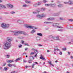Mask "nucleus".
<instances>
[{"mask_svg": "<svg viewBox=\"0 0 73 73\" xmlns=\"http://www.w3.org/2000/svg\"><path fill=\"white\" fill-rule=\"evenodd\" d=\"M7 40L8 41H9V42L7 41L6 42L4 43L3 46V48L5 50L9 49L12 46V44L10 43L12 41V40L11 38H7Z\"/></svg>", "mask_w": 73, "mask_h": 73, "instance_id": "nucleus-1", "label": "nucleus"}, {"mask_svg": "<svg viewBox=\"0 0 73 73\" xmlns=\"http://www.w3.org/2000/svg\"><path fill=\"white\" fill-rule=\"evenodd\" d=\"M25 26L27 28H30V29H33V30H35V29H37V28L36 27H34L30 25H28L27 24H25Z\"/></svg>", "mask_w": 73, "mask_h": 73, "instance_id": "nucleus-2", "label": "nucleus"}, {"mask_svg": "<svg viewBox=\"0 0 73 73\" xmlns=\"http://www.w3.org/2000/svg\"><path fill=\"white\" fill-rule=\"evenodd\" d=\"M1 27L3 29H7L9 27V25L3 23L1 25Z\"/></svg>", "mask_w": 73, "mask_h": 73, "instance_id": "nucleus-3", "label": "nucleus"}, {"mask_svg": "<svg viewBox=\"0 0 73 73\" xmlns=\"http://www.w3.org/2000/svg\"><path fill=\"white\" fill-rule=\"evenodd\" d=\"M15 33H14V36H18L19 34H23V35H25V33L24 31H16Z\"/></svg>", "mask_w": 73, "mask_h": 73, "instance_id": "nucleus-4", "label": "nucleus"}, {"mask_svg": "<svg viewBox=\"0 0 73 73\" xmlns=\"http://www.w3.org/2000/svg\"><path fill=\"white\" fill-rule=\"evenodd\" d=\"M36 17L37 18H39V19H41L42 18L44 17H45V15L43 14L41 15L38 14L36 15Z\"/></svg>", "mask_w": 73, "mask_h": 73, "instance_id": "nucleus-5", "label": "nucleus"}, {"mask_svg": "<svg viewBox=\"0 0 73 73\" xmlns=\"http://www.w3.org/2000/svg\"><path fill=\"white\" fill-rule=\"evenodd\" d=\"M29 59L30 60H29L28 61V62L29 64H31L32 62V61L34 60V58L33 56H30Z\"/></svg>", "mask_w": 73, "mask_h": 73, "instance_id": "nucleus-6", "label": "nucleus"}, {"mask_svg": "<svg viewBox=\"0 0 73 73\" xmlns=\"http://www.w3.org/2000/svg\"><path fill=\"white\" fill-rule=\"evenodd\" d=\"M53 39L54 40H60V39H59V36H53Z\"/></svg>", "mask_w": 73, "mask_h": 73, "instance_id": "nucleus-7", "label": "nucleus"}, {"mask_svg": "<svg viewBox=\"0 0 73 73\" xmlns=\"http://www.w3.org/2000/svg\"><path fill=\"white\" fill-rule=\"evenodd\" d=\"M57 23H54L52 24V26L53 27H57V28H62V27L61 26H58Z\"/></svg>", "mask_w": 73, "mask_h": 73, "instance_id": "nucleus-8", "label": "nucleus"}, {"mask_svg": "<svg viewBox=\"0 0 73 73\" xmlns=\"http://www.w3.org/2000/svg\"><path fill=\"white\" fill-rule=\"evenodd\" d=\"M17 22L19 24H22L23 23V21L20 19H18L17 21Z\"/></svg>", "mask_w": 73, "mask_h": 73, "instance_id": "nucleus-9", "label": "nucleus"}, {"mask_svg": "<svg viewBox=\"0 0 73 73\" xmlns=\"http://www.w3.org/2000/svg\"><path fill=\"white\" fill-rule=\"evenodd\" d=\"M7 6L9 7L10 8H13V6L10 4H8L7 5Z\"/></svg>", "mask_w": 73, "mask_h": 73, "instance_id": "nucleus-10", "label": "nucleus"}, {"mask_svg": "<svg viewBox=\"0 0 73 73\" xmlns=\"http://www.w3.org/2000/svg\"><path fill=\"white\" fill-rule=\"evenodd\" d=\"M68 4H70V5H72V4H73V1L70 0L68 2Z\"/></svg>", "mask_w": 73, "mask_h": 73, "instance_id": "nucleus-11", "label": "nucleus"}, {"mask_svg": "<svg viewBox=\"0 0 73 73\" xmlns=\"http://www.w3.org/2000/svg\"><path fill=\"white\" fill-rule=\"evenodd\" d=\"M35 57H37V54H38V51L37 50H35Z\"/></svg>", "mask_w": 73, "mask_h": 73, "instance_id": "nucleus-12", "label": "nucleus"}, {"mask_svg": "<svg viewBox=\"0 0 73 73\" xmlns=\"http://www.w3.org/2000/svg\"><path fill=\"white\" fill-rule=\"evenodd\" d=\"M37 35L40 36V37L42 36V34L41 33H38L37 34Z\"/></svg>", "mask_w": 73, "mask_h": 73, "instance_id": "nucleus-13", "label": "nucleus"}, {"mask_svg": "<svg viewBox=\"0 0 73 73\" xmlns=\"http://www.w3.org/2000/svg\"><path fill=\"white\" fill-rule=\"evenodd\" d=\"M13 62V60H9L7 61V62L8 63H12Z\"/></svg>", "mask_w": 73, "mask_h": 73, "instance_id": "nucleus-14", "label": "nucleus"}, {"mask_svg": "<svg viewBox=\"0 0 73 73\" xmlns=\"http://www.w3.org/2000/svg\"><path fill=\"white\" fill-rule=\"evenodd\" d=\"M40 56H41L40 57V59H41L43 60H46L44 58H43V57H42V55H40Z\"/></svg>", "mask_w": 73, "mask_h": 73, "instance_id": "nucleus-15", "label": "nucleus"}, {"mask_svg": "<svg viewBox=\"0 0 73 73\" xmlns=\"http://www.w3.org/2000/svg\"><path fill=\"white\" fill-rule=\"evenodd\" d=\"M35 32H36V30H33L31 31V34H33V33H35Z\"/></svg>", "mask_w": 73, "mask_h": 73, "instance_id": "nucleus-16", "label": "nucleus"}, {"mask_svg": "<svg viewBox=\"0 0 73 73\" xmlns=\"http://www.w3.org/2000/svg\"><path fill=\"white\" fill-rule=\"evenodd\" d=\"M48 62L50 64V65H51L53 67H54V65L53 64H52V63L51 62V61H49Z\"/></svg>", "mask_w": 73, "mask_h": 73, "instance_id": "nucleus-17", "label": "nucleus"}, {"mask_svg": "<svg viewBox=\"0 0 73 73\" xmlns=\"http://www.w3.org/2000/svg\"><path fill=\"white\" fill-rule=\"evenodd\" d=\"M59 14H60V13H54L53 14V15L54 16H58V15H59Z\"/></svg>", "mask_w": 73, "mask_h": 73, "instance_id": "nucleus-18", "label": "nucleus"}, {"mask_svg": "<svg viewBox=\"0 0 73 73\" xmlns=\"http://www.w3.org/2000/svg\"><path fill=\"white\" fill-rule=\"evenodd\" d=\"M54 18H50L47 19L48 20H54Z\"/></svg>", "mask_w": 73, "mask_h": 73, "instance_id": "nucleus-19", "label": "nucleus"}, {"mask_svg": "<svg viewBox=\"0 0 73 73\" xmlns=\"http://www.w3.org/2000/svg\"><path fill=\"white\" fill-rule=\"evenodd\" d=\"M29 6V5H27L26 4L23 5V7H28Z\"/></svg>", "mask_w": 73, "mask_h": 73, "instance_id": "nucleus-20", "label": "nucleus"}, {"mask_svg": "<svg viewBox=\"0 0 73 73\" xmlns=\"http://www.w3.org/2000/svg\"><path fill=\"white\" fill-rule=\"evenodd\" d=\"M56 5L55 4H49V6H50V7L52 6H54Z\"/></svg>", "mask_w": 73, "mask_h": 73, "instance_id": "nucleus-21", "label": "nucleus"}, {"mask_svg": "<svg viewBox=\"0 0 73 73\" xmlns=\"http://www.w3.org/2000/svg\"><path fill=\"white\" fill-rule=\"evenodd\" d=\"M4 69L5 71H7L8 69V68L7 67H5L4 68Z\"/></svg>", "mask_w": 73, "mask_h": 73, "instance_id": "nucleus-22", "label": "nucleus"}, {"mask_svg": "<svg viewBox=\"0 0 73 73\" xmlns=\"http://www.w3.org/2000/svg\"><path fill=\"white\" fill-rule=\"evenodd\" d=\"M1 8H6V7L4 5H1Z\"/></svg>", "mask_w": 73, "mask_h": 73, "instance_id": "nucleus-23", "label": "nucleus"}, {"mask_svg": "<svg viewBox=\"0 0 73 73\" xmlns=\"http://www.w3.org/2000/svg\"><path fill=\"white\" fill-rule=\"evenodd\" d=\"M33 5L34 7H36L38 6L37 3L34 4Z\"/></svg>", "mask_w": 73, "mask_h": 73, "instance_id": "nucleus-24", "label": "nucleus"}, {"mask_svg": "<svg viewBox=\"0 0 73 73\" xmlns=\"http://www.w3.org/2000/svg\"><path fill=\"white\" fill-rule=\"evenodd\" d=\"M20 60V58H19L17 59L16 60H15V62H17V61H18Z\"/></svg>", "mask_w": 73, "mask_h": 73, "instance_id": "nucleus-25", "label": "nucleus"}, {"mask_svg": "<svg viewBox=\"0 0 73 73\" xmlns=\"http://www.w3.org/2000/svg\"><path fill=\"white\" fill-rule=\"evenodd\" d=\"M36 40L37 41H40V39L39 37H37L36 38Z\"/></svg>", "mask_w": 73, "mask_h": 73, "instance_id": "nucleus-26", "label": "nucleus"}, {"mask_svg": "<svg viewBox=\"0 0 73 73\" xmlns=\"http://www.w3.org/2000/svg\"><path fill=\"white\" fill-rule=\"evenodd\" d=\"M48 37L49 38H52L53 39V36L52 35H49L48 36Z\"/></svg>", "mask_w": 73, "mask_h": 73, "instance_id": "nucleus-27", "label": "nucleus"}, {"mask_svg": "<svg viewBox=\"0 0 73 73\" xmlns=\"http://www.w3.org/2000/svg\"><path fill=\"white\" fill-rule=\"evenodd\" d=\"M58 7H63V5L62 4H60L58 5Z\"/></svg>", "mask_w": 73, "mask_h": 73, "instance_id": "nucleus-28", "label": "nucleus"}, {"mask_svg": "<svg viewBox=\"0 0 73 73\" xmlns=\"http://www.w3.org/2000/svg\"><path fill=\"white\" fill-rule=\"evenodd\" d=\"M44 23L45 24H50V23H52V22H45Z\"/></svg>", "mask_w": 73, "mask_h": 73, "instance_id": "nucleus-29", "label": "nucleus"}, {"mask_svg": "<svg viewBox=\"0 0 73 73\" xmlns=\"http://www.w3.org/2000/svg\"><path fill=\"white\" fill-rule=\"evenodd\" d=\"M7 65L9 67H11V66H12V65L10 64H8Z\"/></svg>", "mask_w": 73, "mask_h": 73, "instance_id": "nucleus-30", "label": "nucleus"}, {"mask_svg": "<svg viewBox=\"0 0 73 73\" xmlns=\"http://www.w3.org/2000/svg\"><path fill=\"white\" fill-rule=\"evenodd\" d=\"M25 3H27V4H29V3H31V1H26Z\"/></svg>", "mask_w": 73, "mask_h": 73, "instance_id": "nucleus-31", "label": "nucleus"}, {"mask_svg": "<svg viewBox=\"0 0 73 73\" xmlns=\"http://www.w3.org/2000/svg\"><path fill=\"white\" fill-rule=\"evenodd\" d=\"M10 13L11 14H15V12L14 11H11L10 12Z\"/></svg>", "mask_w": 73, "mask_h": 73, "instance_id": "nucleus-32", "label": "nucleus"}, {"mask_svg": "<svg viewBox=\"0 0 73 73\" xmlns=\"http://www.w3.org/2000/svg\"><path fill=\"white\" fill-rule=\"evenodd\" d=\"M6 57L7 58H9L10 57V56H9V55H7L6 56Z\"/></svg>", "mask_w": 73, "mask_h": 73, "instance_id": "nucleus-33", "label": "nucleus"}, {"mask_svg": "<svg viewBox=\"0 0 73 73\" xmlns=\"http://www.w3.org/2000/svg\"><path fill=\"white\" fill-rule=\"evenodd\" d=\"M22 46H23V45L20 44L19 45L18 47L19 48H22Z\"/></svg>", "mask_w": 73, "mask_h": 73, "instance_id": "nucleus-34", "label": "nucleus"}, {"mask_svg": "<svg viewBox=\"0 0 73 73\" xmlns=\"http://www.w3.org/2000/svg\"><path fill=\"white\" fill-rule=\"evenodd\" d=\"M25 46H29V45L28 43H25L24 44Z\"/></svg>", "mask_w": 73, "mask_h": 73, "instance_id": "nucleus-35", "label": "nucleus"}, {"mask_svg": "<svg viewBox=\"0 0 73 73\" xmlns=\"http://www.w3.org/2000/svg\"><path fill=\"white\" fill-rule=\"evenodd\" d=\"M33 54H35V52H32L30 54V55H33Z\"/></svg>", "mask_w": 73, "mask_h": 73, "instance_id": "nucleus-36", "label": "nucleus"}, {"mask_svg": "<svg viewBox=\"0 0 73 73\" xmlns=\"http://www.w3.org/2000/svg\"><path fill=\"white\" fill-rule=\"evenodd\" d=\"M62 50L65 51L66 50V48H64L62 49Z\"/></svg>", "mask_w": 73, "mask_h": 73, "instance_id": "nucleus-37", "label": "nucleus"}, {"mask_svg": "<svg viewBox=\"0 0 73 73\" xmlns=\"http://www.w3.org/2000/svg\"><path fill=\"white\" fill-rule=\"evenodd\" d=\"M45 6L47 7H48V6H49V4H45Z\"/></svg>", "mask_w": 73, "mask_h": 73, "instance_id": "nucleus-38", "label": "nucleus"}, {"mask_svg": "<svg viewBox=\"0 0 73 73\" xmlns=\"http://www.w3.org/2000/svg\"><path fill=\"white\" fill-rule=\"evenodd\" d=\"M55 48H56V50H57V51H60V49H57V46H56Z\"/></svg>", "mask_w": 73, "mask_h": 73, "instance_id": "nucleus-39", "label": "nucleus"}, {"mask_svg": "<svg viewBox=\"0 0 73 73\" xmlns=\"http://www.w3.org/2000/svg\"><path fill=\"white\" fill-rule=\"evenodd\" d=\"M45 10V9L42 8L41 9L42 11H44Z\"/></svg>", "mask_w": 73, "mask_h": 73, "instance_id": "nucleus-40", "label": "nucleus"}, {"mask_svg": "<svg viewBox=\"0 0 73 73\" xmlns=\"http://www.w3.org/2000/svg\"><path fill=\"white\" fill-rule=\"evenodd\" d=\"M43 1L44 3H48V1L46 0H43Z\"/></svg>", "mask_w": 73, "mask_h": 73, "instance_id": "nucleus-41", "label": "nucleus"}, {"mask_svg": "<svg viewBox=\"0 0 73 73\" xmlns=\"http://www.w3.org/2000/svg\"><path fill=\"white\" fill-rule=\"evenodd\" d=\"M58 31H60V32H62V29H59L58 30Z\"/></svg>", "mask_w": 73, "mask_h": 73, "instance_id": "nucleus-42", "label": "nucleus"}, {"mask_svg": "<svg viewBox=\"0 0 73 73\" xmlns=\"http://www.w3.org/2000/svg\"><path fill=\"white\" fill-rule=\"evenodd\" d=\"M37 5L38 6V5H41V3H37Z\"/></svg>", "mask_w": 73, "mask_h": 73, "instance_id": "nucleus-43", "label": "nucleus"}, {"mask_svg": "<svg viewBox=\"0 0 73 73\" xmlns=\"http://www.w3.org/2000/svg\"><path fill=\"white\" fill-rule=\"evenodd\" d=\"M60 20H64V19L62 18H60Z\"/></svg>", "mask_w": 73, "mask_h": 73, "instance_id": "nucleus-44", "label": "nucleus"}, {"mask_svg": "<svg viewBox=\"0 0 73 73\" xmlns=\"http://www.w3.org/2000/svg\"><path fill=\"white\" fill-rule=\"evenodd\" d=\"M31 50H33V51H34V50H35H35H35V49L33 48H32V49Z\"/></svg>", "mask_w": 73, "mask_h": 73, "instance_id": "nucleus-45", "label": "nucleus"}, {"mask_svg": "<svg viewBox=\"0 0 73 73\" xmlns=\"http://www.w3.org/2000/svg\"><path fill=\"white\" fill-rule=\"evenodd\" d=\"M6 65V63H4V64H3V65H2V66H5Z\"/></svg>", "mask_w": 73, "mask_h": 73, "instance_id": "nucleus-46", "label": "nucleus"}, {"mask_svg": "<svg viewBox=\"0 0 73 73\" xmlns=\"http://www.w3.org/2000/svg\"><path fill=\"white\" fill-rule=\"evenodd\" d=\"M36 13H37V12H33V14H36Z\"/></svg>", "mask_w": 73, "mask_h": 73, "instance_id": "nucleus-47", "label": "nucleus"}, {"mask_svg": "<svg viewBox=\"0 0 73 73\" xmlns=\"http://www.w3.org/2000/svg\"><path fill=\"white\" fill-rule=\"evenodd\" d=\"M69 21H73V20L72 19H69Z\"/></svg>", "mask_w": 73, "mask_h": 73, "instance_id": "nucleus-48", "label": "nucleus"}, {"mask_svg": "<svg viewBox=\"0 0 73 73\" xmlns=\"http://www.w3.org/2000/svg\"><path fill=\"white\" fill-rule=\"evenodd\" d=\"M56 47H55L54 48V52H56V48H55Z\"/></svg>", "mask_w": 73, "mask_h": 73, "instance_id": "nucleus-49", "label": "nucleus"}, {"mask_svg": "<svg viewBox=\"0 0 73 73\" xmlns=\"http://www.w3.org/2000/svg\"><path fill=\"white\" fill-rule=\"evenodd\" d=\"M64 4H68V2H64Z\"/></svg>", "mask_w": 73, "mask_h": 73, "instance_id": "nucleus-50", "label": "nucleus"}, {"mask_svg": "<svg viewBox=\"0 0 73 73\" xmlns=\"http://www.w3.org/2000/svg\"><path fill=\"white\" fill-rule=\"evenodd\" d=\"M21 42H22V44H23L24 43V41H23V40H21Z\"/></svg>", "mask_w": 73, "mask_h": 73, "instance_id": "nucleus-51", "label": "nucleus"}, {"mask_svg": "<svg viewBox=\"0 0 73 73\" xmlns=\"http://www.w3.org/2000/svg\"><path fill=\"white\" fill-rule=\"evenodd\" d=\"M35 65V64H33L32 65V68H34V66Z\"/></svg>", "mask_w": 73, "mask_h": 73, "instance_id": "nucleus-52", "label": "nucleus"}, {"mask_svg": "<svg viewBox=\"0 0 73 73\" xmlns=\"http://www.w3.org/2000/svg\"><path fill=\"white\" fill-rule=\"evenodd\" d=\"M24 37H23V36H22L21 37V39H23L24 38Z\"/></svg>", "mask_w": 73, "mask_h": 73, "instance_id": "nucleus-53", "label": "nucleus"}, {"mask_svg": "<svg viewBox=\"0 0 73 73\" xmlns=\"http://www.w3.org/2000/svg\"><path fill=\"white\" fill-rule=\"evenodd\" d=\"M0 19H1V20H3V18L2 17H0Z\"/></svg>", "mask_w": 73, "mask_h": 73, "instance_id": "nucleus-54", "label": "nucleus"}, {"mask_svg": "<svg viewBox=\"0 0 73 73\" xmlns=\"http://www.w3.org/2000/svg\"><path fill=\"white\" fill-rule=\"evenodd\" d=\"M26 60H23V62H26Z\"/></svg>", "mask_w": 73, "mask_h": 73, "instance_id": "nucleus-55", "label": "nucleus"}, {"mask_svg": "<svg viewBox=\"0 0 73 73\" xmlns=\"http://www.w3.org/2000/svg\"><path fill=\"white\" fill-rule=\"evenodd\" d=\"M3 69V68H2V67H0V70H1V69Z\"/></svg>", "mask_w": 73, "mask_h": 73, "instance_id": "nucleus-56", "label": "nucleus"}, {"mask_svg": "<svg viewBox=\"0 0 73 73\" xmlns=\"http://www.w3.org/2000/svg\"><path fill=\"white\" fill-rule=\"evenodd\" d=\"M2 2H3V0H0V3H2Z\"/></svg>", "mask_w": 73, "mask_h": 73, "instance_id": "nucleus-57", "label": "nucleus"}, {"mask_svg": "<svg viewBox=\"0 0 73 73\" xmlns=\"http://www.w3.org/2000/svg\"><path fill=\"white\" fill-rule=\"evenodd\" d=\"M11 73H15V71H12V72H11Z\"/></svg>", "mask_w": 73, "mask_h": 73, "instance_id": "nucleus-58", "label": "nucleus"}, {"mask_svg": "<svg viewBox=\"0 0 73 73\" xmlns=\"http://www.w3.org/2000/svg\"><path fill=\"white\" fill-rule=\"evenodd\" d=\"M60 54V55H61V54H62V52H60V53H59Z\"/></svg>", "mask_w": 73, "mask_h": 73, "instance_id": "nucleus-59", "label": "nucleus"}, {"mask_svg": "<svg viewBox=\"0 0 73 73\" xmlns=\"http://www.w3.org/2000/svg\"><path fill=\"white\" fill-rule=\"evenodd\" d=\"M28 48H26L25 49V50L26 51L27 50H28Z\"/></svg>", "mask_w": 73, "mask_h": 73, "instance_id": "nucleus-60", "label": "nucleus"}, {"mask_svg": "<svg viewBox=\"0 0 73 73\" xmlns=\"http://www.w3.org/2000/svg\"><path fill=\"white\" fill-rule=\"evenodd\" d=\"M50 52V51H49V50H47V52L48 53H49Z\"/></svg>", "mask_w": 73, "mask_h": 73, "instance_id": "nucleus-61", "label": "nucleus"}, {"mask_svg": "<svg viewBox=\"0 0 73 73\" xmlns=\"http://www.w3.org/2000/svg\"><path fill=\"white\" fill-rule=\"evenodd\" d=\"M71 58L72 59H73V56H71Z\"/></svg>", "mask_w": 73, "mask_h": 73, "instance_id": "nucleus-62", "label": "nucleus"}, {"mask_svg": "<svg viewBox=\"0 0 73 73\" xmlns=\"http://www.w3.org/2000/svg\"><path fill=\"white\" fill-rule=\"evenodd\" d=\"M38 46H42L41 44H39L38 45Z\"/></svg>", "mask_w": 73, "mask_h": 73, "instance_id": "nucleus-63", "label": "nucleus"}, {"mask_svg": "<svg viewBox=\"0 0 73 73\" xmlns=\"http://www.w3.org/2000/svg\"><path fill=\"white\" fill-rule=\"evenodd\" d=\"M58 62V61H57V60H56L55 61V62Z\"/></svg>", "mask_w": 73, "mask_h": 73, "instance_id": "nucleus-64", "label": "nucleus"}]
</instances>
